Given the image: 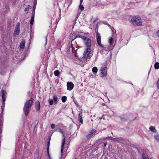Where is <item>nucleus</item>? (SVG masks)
<instances>
[{
	"label": "nucleus",
	"mask_w": 159,
	"mask_h": 159,
	"mask_svg": "<svg viewBox=\"0 0 159 159\" xmlns=\"http://www.w3.org/2000/svg\"><path fill=\"white\" fill-rule=\"evenodd\" d=\"M149 129L151 131L154 133H155L157 131L155 129V127L153 126L150 127Z\"/></svg>",
	"instance_id": "19"
},
{
	"label": "nucleus",
	"mask_w": 159,
	"mask_h": 159,
	"mask_svg": "<svg viewBox=\"0 0 159 159\" xmlns=\"http://www.w3.org/2000/svg\"><path fill=\"white\" fill-rule=\"evenodd\" d=\"M53 99L54 102H56L58 100V98L56 95H54L53 97Z\"/></svg>",
	"instance_id": "22"
},
{
	"label": "nucleus",
	"mask_w": 159,
	"mask_h": 159,
	"mask_svg": "<svg viewBox=\"0 0 159 159\" xmlns=\"http://www.w3.org/2000/svg\"><path fill=\"white\" fill-rule=\"evenodd\" d=\"M2 125H3V122H2V119L1 117L0 118V127L2 128Z\"/></svg>",
	"instance_id": "31"
},
{
	"label": "nucleus",
	"mask_w": 159,
	"mask_h": 159,
	"mask_svg": "<svg viewBox=\"0 0 159 159\" xmlns=\"http://www.w3.org/2000/svg\"><path fill=\"white\" fill-rule=\"evenodd\" d=\"M55 124H51V127L52 129H54L55 128Z\"/></svg>",
	"instance_id": "36"
},
{
	"label": "nucleus",
	"mask_w": 159,
	"mask_h": 159,
	"mask_svg": "<svg viewBox=\"0 0 159 159\" xmlns=\"http://www.w3.org/2000/svg\"><path fill=\"white\" fill-rule=\"evenodd\" d=\"M4 74V73H2V72H0V74H1V75H3Z\"/></svg>",
	"instance_id": "44"
},
{
	"label": "nucleus",
	"mask_w": 159,
	"mask_h": 159,
	"mask_svg": "<svg viewBox=\"0 0 159 159\" xmlns=\"http://www.w3.org/2000/svg\"><path fill=\"white\" fill-rule=\"evenodd\" d=\"M3 103L2 104V107H1V111H1V114H2V112H3V109H4V104H5V102H3Z\"/></svg>",
	"instance_id": "30"
},
{
	"label": "nucleus",
	"mask_w": 159,
	"mask_h": 159,
	"mask_svg": "<svg viewBox=\"0 0 159 159\" xmlns=\"http://www.w3.org/2000/svg\"><path fill=\"white\" fill-rule=\"evenodd\" d=\"M67 87L68 90L70 91L74 87V84L71 82H68L67 84Z\"/></svg>",
	"instance_id": "10"
},
{
	"label": "nucleus",
	"mask_w": 159,
	"mask_h": 159,
	"mask_svg": "<svg viewBox=\"0 0 159 159\" xmlns=\"http://www.w3.org/2000/svg\"><path fill=\"white\" fill-rule=\"evenodd\" d=\"M116 141H117V142H119V141L118 140H116Z\"/></svg>",
	"instance_id": "47"
},
{
	"label": "nucleus",
	"mask_w": 159,
	"mask_h": 159,
	"mask_svg": "<svg viewBox=\"0 0 159 159\" xmlns=\"http://www.w3.org/2000/svg\"><path fill=\"white\" fill-rule=\"evenodd\" d=\"M92 71L93 73H95L96 74L98 72V69L96 67H93L92 69Z\"/></svg>",
	"instance_id": "20"
},
{
	"label": "nucleus",
	"mask_w": 159,
	"mask_h": 159,
	"mask_svg": "<svg viewBox=\"0 0 159 159\" xmlns=\"http://www.w3.org/2000/svg\"><path fill=\"white\" fill-rule=\"evenodd\" d=\"M82 114V113H80L79 116H78V120L80 122V123L81 124H83V119L82 118V117L81 116V114Z\"/></svg>",
	"instance_id": "17"
},
{
	"label": "nucleus",
	"mask_w": 159,
	"mask_h": 159,
	"mask_svg": "<svg viewBox=\"0 0 159 159\" xmlns=\"http://www.w3.org/2000/svg\"><path fill=\"white\" fill-rule=\"evenodd\" d=\"M2 128L0 127V134H1L2 132Z\"/></svg>",
	"instance_id": "43"
},
{
	"label": "nucleus",
	"mask_w": 159,
	"mask_h": 159,
	"mask_svg": "<svg viewBox=\"0 0 159 159\" xmlns=\"http://www.w3.org/2000/svg\"><path fill=\"white\" fill-rule=\"evenodd\" d=\"M131 22L134 25L141 26L142 25V22L141 18L139 16H134L131 19Z\"/></svg>",
	"instance_id": "2"
},
{
	"label": "nucleus",
	"mask_w": 159,
	"mask_h": 159,
	"mask_svg": "<svg viewBox=\"0 0 159 159\" xmlns=\"http://www.w3.org/2000/svg\"><path fill=\"white\" fill-rule=\"evenodd\" d=\"M25 40L23 39L21 41L20 45V47L21 49H24L25 47Z\"/></svg>",
	"instance_id": "14"
},
{
	"label": "nucleus",
	"mask_w": 159,
	"mask_h": 159,
	"mask_svg": "<svg viewBox=\"0 0 159 159\" xmlns=\"http://www.w3.org/2000/svg\"><path fill=\"white\" fill-rule=\"evenodd\" d=\"M48 102L50 105H52L53 104V102L52 100L49 99L48 100Z\"/></svg>",
	"instance_id": "27"
},
{
	"label": "nucleus",
	"mask_w": 159,
	"mask_h": 159,
	"mask_svg": "<svg viewBox=\"0 0 159 159\" xmlns=\"http://www.w3.org/2000/svg\"><path fill=\"white\" fill-rule=\"evenodd\" d=\"M62 41L61 40H58L57 43V47L58 49H60L61 46Z\"/></svg>",
	"instance_id": "15"
},
{
	"label": "nucleus",
	"mask_w": 159,
	"mask_h": 159,
	"mask_svg": "<svg viewBox=\"0 0 159 159\" xmlns=\"http://www.w3.org/2000/svg\"><path fill=\"white\" fill-rule=\"evenodd\" d=\"M154 138L159 143V135H155Z\"/></svg>",
	"instance_id": "29"
},
{
	"label": "nucleus",
	"mask_w": 159,
	"mask_h": 159,
	"mask_svg": "<svg viewBox=\"0 0 159 159\" xmlns=\"http://www.w3.org/2000/svg\"><path fill=\"white\" fill-rule=\"evenodd\" d=\"M2 93V102H5V96L6 95V93L5 91L4 90H2L1 91Z\"/></svg>",
	"instance_id": "11"
},
{
	"label": "nucleus",
	"mask_w": 159,
	"mask_h": 159,
	"mask_svg": "<svg viewBox=\"0 0 159 159\" xmlns=\"http://www.w3.org/2000/svg\"><path fill=\"white\" fill-rule=\"evenodd\" d=\"M154 67L156 69H158L159 68V63L156 62L155 63L154 65Z\"/></svg>",
	"instance_id": "24"
},
{
	"label": "nucleus",
	"mask_w": 159,
	"mask_h": 159,
	"mask_svg": "<svg viewBox=\"0 0 159 159\" xmlns=\"http://www.w3.org/2000/svg\"><path fill=\"white\" fill-rule=\"evenodd\" d=\"M83 0H80V2H82L83 1Z\"/></svg>",
	"instance_id": "46"
},
{
	"label": "nucleus",
	"mask_w": 159,
	"mask_h": 159,
	"mask_svg": "<svg viewBox=\"0 0 159 159\" xmlns=\"http://www.w3.org/2000/svg\"><path fill=\"white\" fill-rule=\"evenodd\" d=\"M77 38L76 36V34H71L70 35V39L71 40V41L74 40L75 39Z\"/></svg>",
	"instance_id": "16"
},
{
	"label": "nucleus",
	"mask_w": 159,
	"mask_h": 159,
	"mask_svg": "<svg viewBox=\"0 0 159 159\" xmlns=\"http://www.w3.org/2000/svg\"><path fill=\"white\" fill-rule=\"evenodd\" d=\"M30 6H27L25 9V11H28L30 8Z\"/></svg>",
	"instance_id": "32"
},
{
	"label": "nucleus",
	"mask_w": 159,
	"mask_h": 159,
	"mask_svg": "<svg viewBox=\"0 0 159 159\" xmlns=\"http://www.w3.org/2000/svg\"><path fill=\"white\" fill-rule=\"evenodd\" d=\"M54 74L56 76H58L60 74V72L58 70H56L54 72Z\"/></svg>",
	"instance_id": "25"
},
{
	"label": "nucleus",
	"mask_w": 159,
	"mask_h": 159,
	"mask_svg": "<svg viewBox=\"0 0 159 159\" xmlns=\"http://www.w3.org/2000/svg\"><path fill=\"white\" fill-rule=\"evenodd\" d=\"M109 44L111 45H112L114 41L113 40V39L112 38V37H111L109 38Z\"/></svg>",
	"instance_id": "21"
},
{
	"label": "nucleus",
	"mask_w": 159,
	"mask_h": 159,
	"mask_svg": "<svg viewBox=\"0 0 159 159\" xmlns=\"http://www.w3.org/2000/svg\"><path fill=\"white\" fill-rule=\"evenodd\" d=\"M91 49L90 48H88L86 49L85 51L83 53V57L85 58H87L90 56V53Z\"/></svg>",
	"instance_id": "5"
},
{
	"label": "nucleus",
	"mask_w": 159,
	"mask_h": 159,
	"mask_svg": "<svg viewBox=\"0 0 159 159\" xmlns=\"http://www.w3.org/2000/svg\"><path fill=\"white\" fill-rule=\"evenodd\" d=\"M36 5H35V3H34V7H33L34 8H35V7H35H35H36Z\"/></svg>",
	"instance_id": "45"
},
{
	"label": "nucleus",
	"mask_w": 159,
	"mask_h": 159,
	"mask_svg": "<svg viewBox=\"0 0 159 159\" xmlns=\"http://www.w3.org/2000/svg\"><path fill=\"white\" fill-rule=\"evenodd\" d=\"M157 88L159 89V78L157 82Z\"/></svg>",
	"instance_id": "38"
},
{
	"label": "nucleus",
	"mask_w": 159,
	"mask_h": 159,
	"mask_svg": "<svg viewBox=\"0 0 159 159\" xmlns=\"http://www.w3.org/2000/svg\"><path fill=\"white\" fill-rule=\"evenodd\" d=\"M76 36L77 37V38H80L83 39V36H81V35L76 34Z\"/></svg>",
	"instance_id": "35"
},
{
	"label": "nucleus",
	"mask_w": 159,
	"mask_h": 159,
	"mask_svg": "<svg viewBox=\"0 0 159 159\" xmlns=\"http://www.w3.org/2000/svg\"><path fill=\"white\" fill-rule=\"evenodd\" d=\"M61 133H62V134H63V139L62 141V143L61 145V155H62V154L63 153V150L64 148V145L65 143V132L62 131Z\"/></svg>",
	"instance_id": "4"
},
{
	"label": "nucleus",
	"mask_w": 159,
	"mask_h": 159,
	"mask_svg": "<svg viewBox=\"0 0 159 159\" xmlns=\"http://www.w3.org/2000/svg\"><path fill=\"white\" fill-rule=\"evenodd\" d=\"M83 39L84 40L86 46L88 48H89L91 45V40L85 36H83Z\"/></svg>",
	"instance_id": "3"
},
{
	"label": "nucleus",
	"mask_w": 159,
	"mask_h": 159,
	"mask_svg": "<svg viewBox=\"0 0 159 159\" xmlns=\"http://www.w3.org/2000/svg\"><path fill=\"white\" fill-rule=\"evenodd\" d=\"M28 93L29 96H30H30H31L32 95V93L31 92H30V91L28 92Z\"/></svg>",
	"instance_id": "40"
},
{
	"label": "nucleus",
	"mask_w": 159,
	"mask_h": 159,
	"mask_svg": "<svg viewBox=\"0 0 159 159\" xmlns=\"http://www.w3.org/2000/svg\"><path fill=\"white\" fill-rule=\"evenodd\" d=\"M47 37H48V35H47L45 37V41H46V44H47Z\"/></svg>",
	"instance_id": "39"
},
{
	"label": "nucleus",
	"mask_w": 159,
	"mask_h": 159,
	"mask_svg": "<svg viewBox=\"0 0 159 159\" xmlns=\"http://www.w3.org/2000/svg\"><path fill=\"white\" fill-rule=\"evenodd\" d=\"M97 33V43L98 44V45L100 46L101 47H102L104 49L105 48L103 47V45H102L101 43V36L100 35V34L98 33V31H97L96 32Z\"/></svg>",
	"instance_id": "7"
},
{
	"label": "nucleus",
	"mask_w": 159,
	"mask_h": 159,
	"mask_svg": "<svg viewBox=\"0 0 159 159\" xmlns=\"http://www.w3.org/2000/svg\"><path fill=\"white\" fill-rule=\"evenodd\" d=\"M49 143H50V141H48V147L47 148V152H48V156L50 157L49 153V150H48V149H49L48 148H49Z\"/></svg>",
	"instance_id": "33"
},
{
	"label": "nucleus",
	"mask_w": 159,
	"mask_h": 159,
	"mask_svg": "<svg viewBox=\"0 0 159 159\" xmlns=\"http://www.w3.org/2000/svg\"><path fill=\"white\" fill-rule=\"evenodd\" d=\"M157 36L159 37V30L158 31V32L157 33Z\"/></svg>",
	"instance_id": "42"
},
{
	"label": "nucleus",
	"mask_w": 159,
	"mask_h": 159,
	"mask_svg": "<svg viewBox=\"0 0 159 159\" xmlns=\"http://www.w3.org/2000/svg\"><path fill=\"white\" fill-rule=\"evenodd\" d=\"M150 70H149V73L150 72Z\"/></svg>",
	"instance_id": "49"
},
{
	"label": "nucleus",
	"mask_w": 159,
	"mask_h": 159,
	"mask_svg": "<svg viewBox=\"0 0 159 159\" xmlns=\"http://www.w3.org/2000/svg\"><path fill=\"white\" fill-rule=\"evenodd\" d=\"M56 131H58L59 132H61L62 131L61 130V129L60 128H58L56 129Z\"/></svg>",
	"instance_id": "37"
},
{
	"label": "nucleus",
	"mask_w": 159,
	"mask_h": 159,
	"mask_svg": "<svg viewBox=\"0 0 159 159\" xmlns=\"http://www.w3.org/2000/svg\"><path fill=\"white\" fill-rule=\"evenodd\" d=\"M33 102V98H31L30 100L27 101L25 103L23 111L26 116H28L30 111V109L31 108Z\"/></svg>",
	"instance_id": "1"
},
{
	"label": "nucleus",
	"mask_w": 159,
	"mask_h": 159,
	"mask_svg": "<svg viewBox=\"0 0 159 159\" xmlns=\"http://www.w3.org/2000/svg\"><path fill=\"white\" fill-rule=\"evenodd\" d=\"M143 159H148V157L147 153L143 152L142 155Z\"/></svg>",
	"instance_id": "18"
},
{
	"label": "nucleus",
	"mask_w": 159,
	"mask_h": 159,
	"mask_svg": "<svg viewBox=\"0 0 159 159\" xmlns=\"http://www.w3.org/2000/svg\"><path fill=\"white\" fill-rule=\"evenodd\" d=\"M34 11H33V13L31 16V18L30 21V26H31L32 25H33L34 23V13H33Z\"/></svg>",
	"instance_id": "13"
},
{
	"label": "nucleus",
	"mask_w": 159,
	"mask_h": 159,
	"mask_svg": "<svg viewBox=\"0 0 159 159\" xmlns=\"http://www.w3.org/2000/svg\"><path fill=\"white\" fill-rule=\"evenodd\" d=\"M67 100V97L66 96H63L61 97V101L63 102H65Z\"/></svg>",
	"instance_id": "23"
},
{
	"label": "nucleus",
	"mask_w": 159,
	"mask_h": 159,
	"mask_svg": "<svg viewBox=\"0 0 159 159\" xmlns=\"http://www.w3.org/2000/svg\"><path fill=\"white\" fill-rule=\"evenodd\" d=\"M101 77L103 78L105 77L107 75V68L106 67H104L101 68Z\"/></svg>",
	"instance_id": "6"
},
{
	"label": "nucleus",
	"mask_w": 159,
	"mask_h": 159,
	"mask_svg": "<svg viewBox=\"0 0 159 159\" xmlns=\"http://www.w3.org/2000/svg\"><path fill=\"white\" fill-rule=\"evenodd\" d=\"M96 130L95 129H92L90 131L86 136L87 139H90L96 133Z\"/></svg>",
	"instance_id": "9"
},
{
	"label": "nucleus",
	"mask_w": 159,
	"mask_h": 159,
	"mask_svg": "<svg viewBox=\"0 0 159 159\" xmlns=\"http://www.w3.org/2000/svg\"><path fill=\"white\" fill-rule=\"evenodd\" d=\"M120 117L121 120L123 122L126 121L127 120L124 117Z\"/></svg>",
	"instance_id": "28"
},
{
	"label": "nucleus",
	"mask_w": 159,
	"mask_h": 159,
	"mask_svg": "<svg viewBox=\"0 0 159 159\" xmlns=\"http://www.w3.org/2000/svg\"><path fill=\"white\" fill-rule=\"evenodd\" d=\"M109 27H110L111 28V29L112 30L113 32V35H114V31L116 32V30H113L112 29H114V28L113 27H111V26L110 25H109Z\"/></svg>",
	"instance_id": "34"
},
{
	"label": "nucleus",
	"mask_w": 159,
	"mask_h": 159,
	"mask_svg": "<svg viewBox=\"0 0 159 159\" xmlns=\"http://www.w3.org/2000/svg\"><path fill=\"white\" fill-rule=\"evenodd\" d=\"M35 108L37 111H39L40 108V102L38 101L35 103Z\"/></svg>",
	"instance_id": "12"
},
{
	"label": "nucleus",
	"mask_w": 159,
	"mask_h": 159,
	"mask_svg": "<svg viewBox=\"0 0 159 159\" xmlns=\"http://www.w3.org/2000/svg\"><path fill=\"white\" fill-rule=\"evenodd\" d=\"M20 23L18 22L16 25L15 30L14 32V35H18L20 31Z\"/></svg>",
	"instance_id": "8"
},
{
	"label": "nucleus",
	"mask_w": 159,
	"mask_h": 159,
	"mask_svg": "<svg viewBox=\"0 0 159 159\" xmlns=\"http://www.w3.org/2000/svg\"><path fill=\"white\" fill-rule=\"evenodd\" d=\"M1 134H0V138H1Z\"/></svg>",
	"instance_id": "48"
},
{
	"label": "nucleus",
	"mask_w": 159,
	"mask_h": 159,
	"mask_svg": "<svg viewBox=\"0 0 159 159\" xmlns=\"http://www.w3.org/2000/svg\"><path fill=\"white\" fill-rule=\"evenodd\" d=\"M82 2H81L80 1V4L79 6V8L81 10L83 11L84 9V7H83V5H82Z\"/></svg>",
	"instance_id": "26"
},
{
	"label": "nucleus",
	"mask_w": 159,
	"mask_h": 159,
	"mask_svg": "<svg viewBox=\"0 0 159 159\" xmlns=\"http://www.w3.org/2000/svg\"><path fill=\"white\" fill-rule=\"evenodd\" d=\"M107 143V142H105L104 143V147H106Z\"/></svg>",
	"instance_id": "41"
}]
</instances>
